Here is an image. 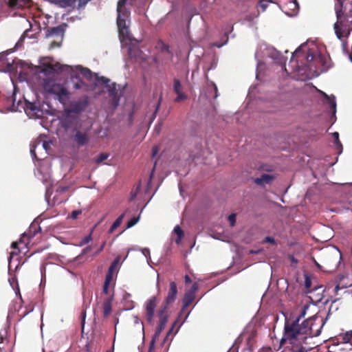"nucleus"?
<instances>
[{
	"instance_id": "nucleus-1",
	"label": "nucleus",
	"mask_w": 352,
	"mask_h": 352,
	"mask_svg": "<svg viewBox=\"0 0 352 352\" xmlns=\"http://www.w3.org/2000/svg\"><path fill=\"white\" fill-rule=\"evenodd\" d=\"M310 48L307 42L301 44L293 53L290 59L292 71L290 75L297 80L305 81L317 76L320 66H323L324 57L317 47Z\"/></svg>"
},
{
	"instance_id": "nucleus-2",
	"label": "nucleus",
	"mask_w": 352,
	"mask_h": 352,
	"mask_svg": "<svg viewBox=\"0 0 352 352\" xmlns=\"http://www.w3.org/2000/svg\"><path fill=\"white\" fill-rule=\"evenodd\" d=\"M308 306L302 303L289 305L287 313V352H307L303 346L311 328L304 319Z\"/></svg>"
},
{
	"instance_id": "nucleus-3",
	"label": "nucleus",
	"mask_w": 352,
	"mask_h": 352,
	"mask_svg": "<svg viewBox=\"0 0 352 352\" xmlns=\"http://www.w3.org/2000/svg\"><path fill=\"white\" fill-rule=\"evenodd\" d=\"M44 68L42 69V72L45 73L56 72H66L69 73L72 78H76L79 80V82H75L74 87L75 89H80L82 87V78L92 79L94 78L96 80V85H102L104 88L113 94V89L108 85L109 80L106 79L103 77L98 78L96 74H92L91 71L87 68H82L80 66L71 67L67 65H61L58 63H53L50 60H47L44 63Z\"/></svg>"
},
{
	"instance_id": "nucleus-4",
	"label": "nucleus",
	"mask_w": 352,
	"mask_h": 352,
	"mask_svg": "<svg viewBox=\"0 0 352 352\" xmlns=\"http://www.w3.org/2000/svg\"><path fill=\"white\" fill-rule=\"evenodd\" d=\"M126 0H119L117 6V25L119 31L120 40L123 47H126L130 57H137L140 51L137 47L138 41L131 38L128 30L129 12L125 8Z\"/></svg>"
},
{
	"instance_id": "nucleus-5",
	"label": "nucleus",
	"mask_w": 352,
	"mask_h": 352,
	"mask_svg": "<svg viewBox=\"0 0 352 352\" xmlns=\"http://www.w3.org/2000/svg\"><path fill=\"white\" fill-rule=\"evenodd\" d=\"M335 10L337 22L334 24V30L337 37L341 40L346 33V23H352V0L342 3V6L336 4Z\"/></svg>"
},
{
	"instance_id": "nucleus-6",
	"label": "nucleus",
	"mask_w": 352,
	"mask_h": 352,
	"mask_svg": "<svg viewBox=\"0 0 352 352\" xmlns=\"http://www.w3.org/2000/svg\"><path fill=\"white\" fill-rule=\"evenodd\" d=\"M256 58L257 59V68H256V78L258 79L261 72L263 70V60L265 57H270L277 63H280V52L274 47L268 46L266 44L260 45L258 50L255 54Z\"/></svg>"
},
{
	"instance_id": "nucleus-7",
	"label": "nucleus",
	"mask_w": 352,
	"mask_h": 352,
	"mask_svg": "<svg viewBox=\"0 0 352 352\" xmlns=\"http://www.w3.org/2000/svg\"><path fill=\"white\" fill-rule=\"evenodd\" d=\"M44 89L64 104L69 96V91L63 83L54 79H50L45 82Z\"/></svg>"
},
{
	"instance_id": "nucleus-8",
	"label": "nucleus",
	"mask_w": 352,
	"mask_h": 352,
	"mask_svg": "<svg viewBox=\"0 0 352 352\" xmlns=\"http://www.w3.org/2000/svg\"><path fill=\"white\" fill-rule=\"evenodd\" d=\"M287 246L289 247V250L294 248L295 254H287V263H289V267L292 268L294 271L293 276L296 278V281H298V265H299V257L302 253V245L298 243H287Z\"/></svg>"
},
{
	"instance_id": "nucleus-9",
	"label": "nucleus",
	"mask_w": 352,
	"mask_h": 352,
	"mask_svg": "<svg viewBox=\"0 0 352 352\" xmlns=\"http://www.w3.org/2000/svg\"><path fill=\"white\" fill-rule=\"evenodd\" d=\"M305 289L306 293L313 294L314 292H318L317 294V297L316 298V301H320L322 298V293L324 291L323 286H316L314 288L311 287V276L308 274H305Z\"/></svg>"
},
{
	"instance_id": "nucleus-10",
	"label": "nucleus",
	"mask_w": 352,
	"mask_h": 352,
	"mask_svg": "<svg viewBox=\"0 0 352 352\" xmlns=\"http://www.w3.org/2000/svg\"><path fill=\"white\" fill-rule=\"evenodd\" d=\"M14 61L6 53L0 54V72H12L14 70Z\"/></svg>"
},
{
	"instance_id": "nucleus-11",
	"label": "nucleus",
	"mask_w": 352,
	"mask_h": 352,
	"mask_svg": "<svg viewBox=\"0 0 352 352\" xmlns=\"http://www.w3.org/2000/svg\"><path fill=\"white\" fill-rule=\"evenodd\" d=\"M47 37L53 38L54 41L52 42L51 47H58L60 46V43L62 41L63 38V29L60 27H57L52 29L47 34Z\"/></svg>"
},
{
	"instance_id": "nucleus-12",
	"label": "nucleus",
	"mask_w": 352,
	"mask_h": 352,
	"mask_svg": "<svg viewBox=\"0 0 352 352\" xmlns=\"http://www.w3.org/2000/svg\"><path fill=\"white\" fill-rule=\"evenodd\" d=\"M25 111L30 118H38L43 116V111L36 103L27 102L25 104Z\"/></svg>"
},
{
	"instance_id": "nucleus-13",
	"label": "nucleus",
	"mask_w": 352,
	"mask_h": 352,
	"mask_svg": "<svg viewBox=\"0 0 352 352\" xmlns=\"http://www.w3.org/2000/svg\"><path fill=\"white\" fill-rule=\"evenodd\" d=\"M157 305L155 297H152L146 302V318L148 321L151 322L155 313V308Z\"/></svg>"
},
{
	"instance_id": "nucleus-14",
	"label": "nucleus",
	"mask_w": 352,
	"mask_h": 352,
	"mask_svg": "<svg viewBox=\"0 0 352 352\" xmlns=\"http://www.w3.org/2000/svg\"><path fill=\"white\" fill-rule=\"evenodd\" d=\"M173 89L174 91L177 95V98H175L176 102H182L187 98L186 94L183 92L182 85L178 80H174Z\"/></svg>"
},
{
	"instance_id": "nucleus-15",
	"label": "nucleus",
	"mask_w": 352,
	"mask_h": 352,
	"mask_svg": "<svg viewBox=\"0 0 352 352\" xmlns=\"http://www.w3.org/2000/svg\"><path fill=\"white\" fill-rule=\"evenodd\" d=\"M336 339L338 342L342 344H350L352 346V330L346 331L343 333H340Z\"/></svg>"
},
{
	"instance_id": "nucleus-16",
	"label": "nucleus",
	"mask_w": 352,
	"mask_h": 352,
	"mask_svg": "<svg viewBox=\"0 0 352 352\" xmlns=\"http://www.w3.org/2000/svg\"><path fill=\"white\" fill-rule=\"evenodd\" d=\"M287 8L290 10L287 11V16H295L298 14L299 11V4L297 0H292L287 3Z\"/></svg>"
},
{
	"instance_id": "nucleus-17",
	"label": "nucleus",
	"mask_w": 352,
	"mask_h": 352,
	"mask_svg": "<svg viewBox=\"0 0 352 352\" xmlns=\"http://www.w3.org/2000/svg\"><path fill=\"white\" fill-rule=\"evenodd\" d=\"M38 147H41L42 148L43 150H45V151H47V149L49 148L50 147V143L47 142V141H45V140H39L37 142H36V145H34L31 147V149H30V152H31V154L32 155L33 157H36V153H35V150L36 148Z\"/></svg>"
},
{
	"instance_id": "nucleus-18",
	"label": "nucleus",
	"mask_w": 352,
	"mask_h": 352,
	"mask_svg": "<svg viewBox=\"0 0 352 352\" xmlns=\"http://www.w3.org/2000/svg\"><path fill=\"white\" fill-rule=\"evenodd\" d=\"M166 322V318H161L159 327H158L157 329L156 330L155 335L151 341V348H153L154 346V344L156 342V340L157 339V338L160 335L161 332L164 329Z\"/></svg>"
},
{
	"instance_id": "nucleus-19",
	"label": "nucleus",
	"mask_w": 352,
	"mask_h": 352,
	"mask_svg": "<svg viewBox=\"0 0 352 352\" xmlns=\"http://www.w3.org/2000/svg\"><path fill=\"white\" fill-rule=\"evenodd\" d=\"M274 179V177L272 175L264 174L261 177L255 179V183L258 185L264 186L266 184L271 183Z\"/></svg>"
},
{
	"instance_id": "nucleus-20",
	"label": "nucleus",
	"mask_w": 352,
	"mask_h": 352,
	"mask_svg": "<svg viewBox=\"0 0 352 352\" xmlns=\"http://www.w3.org/2000/svg\"><path fill=\"white\" fill-rule=\"evenodd\" d=\"M177 285L175 283L172 282L170 283V292L168 294V296L166 298V302L167 304H170L175 298V296L177 295Z\"/></svg>"
},
{
	"instance_id": "nucleus-21",
	"label": "nucleus",
	"mask_w": 352,
	"mask_h": 352,
	"mask_svg": "<svg viewBox=\"0 0 352 352\" xmlns=\"http://www.w3.org/2000/svg\"><path fill=\"white\" fill-rule=\"evenodd\" d=\"M75 140L79 145H84L87 142L88 137L85 133H77Z\"/></svg>"
},
{
	"instance_id": "nucleus-22",
	"label": "nucleus",
	"mask_w": 352,
	"mask_h": 352,
	"mask_svg": "<svg viewBox=\"0 0 352 352\" xmlns=\"http://www.w3.org/2000/svg\"><path fill=\"white\" fill-rule=\"evenodd\" d=\"M113 278V274L111 272H108V274L106 276L104 287H103V291L104 293H108V289L110 283L112 282Z\"/></svg>"
},
{
	"instance_id": "nucleus-23",
	"label": "nucleus",
	"mask_w": 352,
	"mask_h": 352,
	"mask_svg": "<svg viewBox=\"0 0 352 352\" xmlns=\"http://www.w3.org/2000/svg\"><path fill=\"white\" fill-rule=\"evenodd\" d=\"M111 298L105 300L103 305V312L104 316H108L111 311Z\"/></svg>"
},
{
	"instance_id": "nucleus-24",
	"label": "nucleus",
	"mask_w": 352,
	"mask_h": 352,
	"mask_svg": "<svg viewBox=\"0 0 352 352\" xmlns=\"http://www.w3.org/2000/svg\"><path fill=\"white\" fill-rule=\"evenodd\" d=\"M173 234L177 235L175 242L179 244L180 243L182 239L184 236V232L179 226H176L173 230Z\"/></svg>"
},
{
	"instance_id": "nucleus-25",
	"label": "nucleus",
	"mask_w": 352,
	"mask_h": 352,
	"mask_svg": "<svg viewBox=\"0 0 352 352\" xmlns=\"http://www.w3.org/2000/svg\"><path fill=\"white\" fill-rule=\"evenodd\" d=\"M324 95H325V97L327 98V99L328 100V101L329 102L330 109L333 111V116L335 117V114H336V102L335 100V97L334 96L330 97L325 94H324Z\"/></svg>"
},
{
	"instance_id": "nucleus-26",
	"label": "nucleus",
	"mask_w": 352,
	"mask_h": 352,
	"mask_svg": "<svg viewBox=\"0 0 352 352\" xmlns=\"http://www.w3.org/2000/svg\"><path fill=\"white\" fill-rule=\"evenodd\" d=\"M194 298V294L192 292H188L185 294L184 298V306L186 307L191 303Z\"/></svg>"
},
{
	"instance_id": "nucleus-27",
	"label": "nucleus",
	"mask_w": 352,
	"mask_h": 352,
	"mask_svg": "<svg viewBox=\"0 0 352 352\" xmlns=\"http://www.w3.org/2000/svg\"><path fill=\"white\" fill-rule=\"evenodd\" d=\"M8 5L12 8H21L23 5L22 0H9Z\"/></svg>"
},
{
	"instance_id": "nucleus-28",
	"label": "nucleus",
	"mask_w": 352,
	"mask_h": 352,
	"mask_svg": "<svg viewBox=\"0 0 352 352\" xmlns=\"http://www.w3.org/2000/svg\"><path fill=\"white\" fill-rule=\"evenodd\" d=\"M124 214L120 215L116 221L115 222L113 223V225L111 226L110 230H109V232H113L122 223V219L124 218Z\"/></svg>"
},
{
	"instance_id": "nucleus-29",
	"label": "nucleus",
	"mask_w": 352,
	"mask_h": 352,
	"mask_svg": "<svg viewBox=\"0 0 352 352\" xmlns=\"http://www.w3.org/2000/svg\"><path fill=\"white\" fill-rule=\"evenodd\" d=\"M332 136L334 139V143L336 145V146H340L342 148V144L339 140V133L338 132H334L332 133Z\"/></svg>"
},
{
	"instance_id": "nucleus-30",
	"label": "nucleus",
	"mask_w": 352,
	"mask_h": 352,
	"mask_svg": "<svg viewBox=\"0 0 352 352\" xmlns=\"http://www.w3.org/2000/svg\"><path fill=\"white\" fill-rule=\"evenodd\" d=\"M85 105H86V102H80L76 106L72 108V111H81L82 109L85 108Z\"/></svg>"
},
{
	"instance_id": "nucleus-31",
	"label": "nucleus",
	"mask_w": 352,
	"mask_h": 352,
	"mask_svg": "<svg viewBox=\"0 0 352 352\" xmlns=\"http://www.w3.org/2000/svg\"><path fill=\"white\" fill-rule=\"evenodd\" d=\"M229 222H230V224L231 226H234L235 225V223H236V214H231L228 216V218Z\"/></svg>"
},
{
	"instance_id": "nucleus-32",
	"label": "nucleus",
	"mask_w": 352,
	"mask_h": 352,
	"mask_svg": "<svg viewBox=\"0 0 352 352\" xmlns=\"http://www.w3.org/2000/svg\"><path fill=\"white\" fill-rule=\"evenodd\" d=\"M142 252L143 255L146 258L148 263H149V261L151 260L149 250L147 248L142 249Z\"/></svg>"
},
{
	"instance_id": "nucleus-33",
	"label": "nucleus",
	"mask_w": 352,
	"mask_h": 352,
	"mask_svg": "<svg viewBox=\"0 0 352 352\" xmlns=\"http://www.w3.org/2000/svg\"><path fill=\"white\" fill-rule=\"evenodd\" d=\"M139 217H134V218H132L129 222H128V224H127V228H131L133 226H135L139 221Z\"/></svg>"
},
{
	"instance_id": "nucleus-34",
	"label": "nucleus",
	"mask_w": 352,
	"mask_h": 352,
	"mask_svg": "<svg viewBox=\"0 0 352 352\" xmlns=\"http://www.w3.org/2000/svg\"><path fill=\"white\" fill-rule=\"evenodd\" d=\"M269 3L270 1L267 0H263L260 2L259 7L262 9L263 11H264L267 8Z\"/></svg>"
},
{
	"instance_id": "nucleus-35",
	"label": "nucleus",
	"mask_w": 352,
	"mask_h": 352,
	"mask_svg": "<svg viewBox=\"0 0 352 352\" xmlns=\"http://www.w3.org/2000/svg\"><path fill=\"white\" fill-rule=\"evenodd\" d=\"M108 156H109V155H108L107 154H106V153H102V154H100V155L98 156V158H97V160H96V162H97L98 163L102 162H103L104 160H107V157H108Z\"/></svg>"
},
{
	"instance_id": "nucleus-36",
	"label": "nucleus",
	"mask_w": 352,
	"mask_h": 352,
	"mask_svg": "<svg viewBox=\"0 0 352 352\" xmlns=\"http://www.w3.org/2000/svg\"><path fill=\"white\" fill-rule=\"evenodd\" d=\"M263 243H271L273 245H276V242H275L274 239L273 237H271V236L265 237L264 239V240H263Z\"/></svg>"
},
{
	"instance_id": "nucleus-37",
	"label": "nucleus",
	"mask_w": 352,
	"mask_h": 352,
	"mask_svg": "<svg viewBox=\"0 0 352 352\" xmlns=\"http://www.w3.org/2000/svg\"><path fill=\"white\" fill-rule=\"evenodd\" d=\"M352 286V283H351L350 285H348V287H351ZM344 287H347V285H342V287L340 286V285H337L336 287H335V289H334V291H335V293L336 295H338V291L341 289V288H344Z\"/></svg>"
},
{
	"instance_id": "nucleus-38",
	"label": "nucleus",
	"mask_w": 352,
	"mask_h": 352,
	"mask_svg": "<svg viewBox=\"0 0 352 352\" xmlns=\"http://www.w3.org/2000/svg\"><path fill=\"white\" fill-rule=\"evenodd\" d=\"M81 213V212L80 210H75V211H73L72 214H71V218L72 219H76L78 217V216Z\"/></svg>"
},
{
	"instance_id": "nucleus-39",
	"label": "nucleus",
	"mask_w": 352,
	"mask_h": 352,
	"mask_svg": "<svg viewBox=\"0 0 352 352\" xmlns=\"http://www.w3.org/2000/svg\"><path fill=\"white\" fill-rule=\"evenodd\" d=\"M116 267H117L115 265V264H111L109 269V272H111L113 274V272L116 270Z\"/></svg>"
},
{
	"instance_id": "nucleus-40",
	"label": "nucleus",
	"mask_w": 352,
	"mask_h": 352,
	"mask_svg": "<svg viewBox=\"0 0 352 352\" xmlns=\"http://www.w3.org/2000/svg\"><path fill=\"white\" fill-rule=\"evenodd\" d=\"M197 285L196 284H194L192 287L191 290L189 292H192L194 294L195 292L197 290Z\"/></svg>"
},
{
	"instance_id": "nucleus-41",
	"label": "nucleus",
	"mask_w": 352,
	"mask_h": 352,
	"mask_svg": "<svg viewBox=\"0 0 352 352\" xmlns=\"http://www.w3.org/2000/svg\"><path fill=\"white\" fill-rule=\"evenodd\" d=\"M120 256H118V257L115 259V261L113 262V263H112V264H115V265L117 267V265H118V263H119V261H120Z\"/></svg>"
},
{
	"instance_id": "nucleus-42",
	"label": "nucleus",
	"mask_w": 352,
	"mask_h": 352,
	"mask_svg": "<svg viewBox=\"0 0 352 352\" xmlns=\"http://www.w3.org/2000/svg\"><path fill=\"white\" fill-rule=\"evenodd\" d=\"M336 1H337L336 4H339L340 6H342V3H344L346 0H336Z\"/></svg>"
},
{
	"instance_id": "nucleus-43",
	"label": "nucleus",
	"mask_w": 352,
	"mask_h": 352,
	"mask_svg": "<svg viewBox=\"0 0 352 352\" xmlns=\"http://www.w3.org/2000/svg\"><path fill=\"white\" fill-rule=\"evenodd\" d=\"M185 281H186V283L191 282V280H190V277L188 276H185Z\"/></svg>"
},
{
	"instance_id": "nucleus-44",
	"label": "nucleus",
	"mask_w": 352,
	"mask_h": 352,
	"mask_svg": "<svg viewBox=\"0 0 352 352\" xmlns=\"http://www.w3.org/2000/svg\"><path fill=\"white\" fill-rule=\"evenodd\" d=\"M17 245H18L17 242H14V243H12V248H16Z\"/></svg>"
},
{
	"instance_id": "nucleus-45",
	"label": "nucleus",
	"mask_w": 352,
	"mask_h": 352,
	"mask_svg": "<svg viewBox=\"0 0 352 352\" xmlns=\"http://www.w3.org/2000/svg\"><path fill=\"white\" fill-rule=\"evenodd\" d=\"M104 243L101 245V247L98 250V252H101L102 250V249L104 248Z\"/></svg>"
},
{
	"instance_id": "nucleus-46",
	"label": "nucleus",
	"mask_w": 352,
	"mask_h": 352,
	"mask_svg": "<svg viewBox=\"0 0 352 352\" xmlns=\"http://www.w3.org/2000/svg\"><path fill=\"white\" fill-rule=\"evenodd\" d=\"M232 29H233L232 26L230 27L229 29L226 31V34H227V32H232Z\"/></svg>"
},
{
	"instance_id": "nucleus-47",
	"label": "nucleus",
	"mask_w": 352,
	"mask_h": 352,
	"mask_svg": "<svg viewBox=\"0 0 352 352\" xmlns=\"http://www.w3.org/2000/svg\"><path fill=\"white\" fill-rule=\"evenodd\" d=\"M284 332H286V323L285 324V326H284Z\"/></svg>"
},
{
	"instance_id": "nucleus-48",
	"label": "nucleus",
	"mask_w": 352,
	"mask_h": 352,
	"mask_svg": "<svg viewBox=\"0 0 352 352\" xmlns=\"http://www.w3.org/2000/svg\"><path fill=\"white\" fill-rule=\"evenodd\" d=\"M284 341H285V339H284V338H283L281 339V343H283Z\"/></svg>"
},
{
	"instance_id": "nucleus-49",
	"label": "nucleus",
	"mask_w": 352,
	"mask_h": 352,
	"mask_svg": "<svg viewBox=\"0 0 352 352\" xmlns=\"http://www.w3.org/2000/svg\"><path fill=\"white\" fill-rule=\"evenodd\" d=\"M171 330H170L166 336V337L170 333Z\"/></svg>"
},
{
	"instance_id": "nucleus-50",
	"label": "nucleus",
	"mask_w": 352,
	"mask_h": 352,
	"mask_svg": "<svg viewBox=\"0 0 352 352\" xmlns=\"http://www.w3.org/2000/svg\"><path fill=\"white\" fill-rule=\"evenodd\" d=\"M14 69H16V66L14 65ZM15 72H17V70H14Z\"/></svg>"
},
{
	"instance_id": "nucleus-51",
	"label": "nucleus",
	"mask_w": 352,
	"mask_h": 352,
	"mask_svg": "<svg viewBox=\"0 0 352 352\" xmlns=\"http://www.w3.org/2000/svg\"><path fill=\"white\" fill-rule=\"evenodd\" d=\"M251 252H252V253H256L257 252L252 251Z\"/></svg>"
}]
</instances>
